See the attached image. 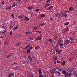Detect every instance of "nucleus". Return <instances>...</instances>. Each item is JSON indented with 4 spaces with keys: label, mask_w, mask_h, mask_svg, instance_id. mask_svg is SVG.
Here are the masks:
<instances>
[{
    "label": "nucleus",
    "mask_w": 77,
    "mask_h": 77,
    "mask_svg": "<svg viewBox=\"0 0 77 77\" xmlns=\"http://www.w3.org/2000/svg\"><path fill=\"white\" fill-rule=\"evenodd\" d=\"M67 74L68 76H69V77H71L72 76L71 75H72V73L71 72H67Z\"/></svg>",
    "instance_id": "nucleus-3"
},
{
    "label": "nucleus",
    "mask_w": 77,
    "mask_h": 77,
    "mask_svg": "<svg viewBox=\"0 0 77 77\" xmlns=\"http://www.w3.org/2000/svg\"><path fill=\"white\" fill-rule=\"evenodd\" d=\"M69 42H70V41L69 40H67L65 42L64 45H65V44H69Z\"/></svg>",
    "instance_id": "nucleus-4"
},
{
    "label": "nucleus",
    "mask_w": 77,
    "mask_h": 77,
    "mask_svg": "<svg viewBox=\"0 0 77 77\" xmlns=\"http://www.w3.org/2000/svg\"><path fill=\"white\" fill-rule=\"evenodd\" d=\"M69 10L70 11H72L73 10V8H72V7H70L69 8Z\"/></svg>",
    "instance_id": "nucleus-24"
},
{
    "label": "nucleus",
    "mask_w": 77,
    "mask_h": 77,
    "mask_svg": "<svg viewBox=\"0 0 77 77\" xmlns=\"http://www.w3.org/2000/svg\"><path fill=\"white\" fill-rule=\"evenodd\" d=\"M58 41L59 42H61L62 41V39H59L58 40Z\"/></svg>",
    "instance_id": "nucleus-57"
},
{
    "label": "nucleus",
    "mask_w": 77,
    "mask_h": 77,
    "mask_svg": "<svg viewBox=\"0 0 77 77\" xmlns=\"http://www.w3.org/2000/svg\"><path fill=\"white\" fill-rule=\"evenodd\" d=\"M30 46V45H28L26 46L24 48L25 50H26L27 48H29V47Z\"/></svg>",
    "instance_id": "nucleus-10"
},
{
    "label": "nucleus",
    "mask_w": 77,
    "mask_h": 77,
    "mask_svg": "<svg viewBox=\"0 0 77 77\" xmlns=\"http://www.w3.org/2000/svg\"><path fill=\"white\" fill-rule=\"evenodd\" d=\"M57 57H55V59H54V61H55V60H57Z\"/></svg>",
    "instance_id": "nucleus-44"
},
{
    "label": "nucleus",
    "mask_w": 77,
    "mask_h": 77,
    "mask_svg": "<svg viewBox=\"0 0 77 77\" xmlns=\"http://www.w3.org/2000/svg\"><path fill=\"white\" fill-rule=\"evenodd\" d=\"M12 31H10V33H9V35H12Z\"/></svg>",
    "instance_id": "nucleus-41"
},
{
    "label": "nucleus",
    "mask_w": 77,
    "mask_h": 77,
    "mask_svg": "<svg viewBox=\"0 0 77 77\" xmlns=\"http://www.w3.org/2000/svg\"><path fill=\"white\" fill-rule=\"evenodd\" d=\"M21 17H22V16H21V15H19L18 16V18H19V19H20L21 18Z\"/></svg>",
    "instance_id": "nucleus-40"
},
{
    "label": "nucleus",
    "mask_w": 77,
    "mask_h": 77,
    "mask_svg": "<svg viewBox=\"0 0 77 77\" xmlns=\"http://www.w3.org/2000/svg\"><path fill=\"white\" fill-rule=\"evenodd\" d=\"M12 27H13V26H12V25H11L9 27L10 29H12Z\"/></svg>",
    "instance_id": "nucleus-50"
},
{
    "label": "nucleus",
    "mask_w": 77,
    "mask_h": 77,
    "mask_svg": "<svg viewBox=\"0 0 77 77\" xmlns=\"http://www.w3.org/2000/svg\"><path fill=\"white\" fill-rule=\"evenodd\" d=\"M11 55L10 54H9L8 55V56H7V58H9V57H11Z\"/></svg>",
    "instance_id": "nucleus-31"
},
{
    "label": "nucleus",
    "mask_w": 77,
    "mask_h": 77,
    "mask_svg": "<svg viewBox=\"0 0 77 77\" xmlns=\"http://www.w3.org/2000/svg\"><path fill=\"white\" fill-rule=\"evenodd\" d=\"M49 41L50 42H52V40L51 38H50L49 39Z\"/></svg>",
    "instance_id": "nucleus-47"
},
{
    "label": "nucleus",
    "mask_w": 77,
    "mask_h": 77,
    "mask_svg": "<svg viewBox=\"0 0 77 77\" xmlns=\"http://www.w3.org/2000/svg\"><path fill=\"white\" fill-rule=\"evenodd\" d=\"M73 75H74V76H75V75H77V71H73Z\"/></svg>",
    "instance_id": "nucleus-6"
},
{
    "label": "nucleus",
    "mask_w": 77,
    "mask_h": 77,
    "mask_svg": "<svg viewBox=\"0 0 77 77\" xmlns=\"http://www.w3.org/2000/svg\"><path fill=\"white\" fill-rule=\"evenodd\" d=\"M40 10V9H36L35 10V12H39Z\"/></svg>",
    "instance_id": "nucleus-23"
},
{
    "label": "nucleus",
    "mask_w": 77,
    "mask_h": 77,
    "mask_svg": "<svg viewBox=\"0 0 77 77\" xmlns=\"http://www.w3.org/2000/svg\"><path fill=\"white\" fill-rule=\"evenodd\" d=\"M46 24V23H41L39 24V27H40L41 26V27H42L43 26H45Z\"/></svg>",
    "instance_id": "nucleus-11"
},
{
    "label": "nucleus",
    "mask_w": 77,
    "mask_h": 77,
    "mask_svg": "<svg viewBox=\"0 0 77 77\" xmlns=\"http://www.w3.org/2000/svg\"><path fill=\"white\" fill-rule=\"evenodd\" d=\"M64 12H65L64 13L66 14L68 13V12H69V11H67L66 10H65Z\"/></svg>",
    "instance_id": "nucleus-30"
},
{
    "label": "nucleus",
    "mask_w": 77,
    "mask_h": 77,
    "mask_svg": "<svg viewBox=\"0 0 77 77\" xmlns=\"http://www.w3.org/2000/svg\"><path fill=\"white\" fill-rule=\"evenodd\" d=\"M74 69V68L73 67H72L71 68H68L66 69V71L68 72H72L73 71Z\"/></svg>",
    "instance_id": "nucleus-1"
},
{
    "label": "nucleus",
    "mask_w": 77,
    "mask_h": 77,
    "mask_svg": "<svg viewBox=\"0 0 77 77\" xmlns=\"http://www.w3.org/2000/svg\"><path fill=\"white\" fill-rule=\"evenodd\" d=\"M27 9H28V10H32L33 9L32 7H30V6L28 7L27 8Z\"/></svg>",
    "instance_id": "nucleus-15"
},
{
    "label": "nucleus",
    "mask_w": 77,
    "mask_h": 77,
    "mask_svg": "<svg viewBox=\"0 0 77 77\" xmlns=\"http://www.w3.org/2000/svg\"><path fill=\"white\" fill-rule=\"evenodd\" d=\"M18 44L19 45H21V43L20 42L19 43H18Z\"/></svg>",
    "instance_id": "nucleus-52"
},
{
    "label": "nucleus",
    "mask_w": 77,
    "mask_h": 77,
    "mask_svg": "<svg viewBox=\"0 0 77 77\" xmlns=\"http://www.w3.org/2000/svg\"><path fill=\"white\" fill-rule=\"evenodd\" d=\"M28 59H29V60H30L31 61H32V60L33 59L30 56H28Z\"/></svg>",
    "instance_id": "nucleus-9"
},
{
    "label": "nucleus",
    "mask_w": 77,
    "mask_h": 77,
    "mask_svg": "<svg viewBox=\"0 0 77 77\" xmlns=\"http://www.w3.org/2000/svg\"><path fill=\"white\" fill-rule=\"evenodd\" d=\"M16 27H14V28L13 29V30H14V29L16 30V29H17L18 27V25H17Z\"/></svg>",
    "instance_id": "nucleus-19"
},
{
    "label": "nucleus",
    "mask_w": 77,
    "mask_h": 77,
    "mask_svg": "<svg viewBox=\"0 0 77 77\" xmlns=\"http://www.w3.org/2000/svg\"><path fill=\"white\" fill-rule=\"evenodd\" d=\"M29 39H30V41H32L33 39V38L32 37H29Z\"/></svg>",
    "instance_id": "nucleus-29"
},
{
    "label": "nucleus",
    "mask_w": 77,
    "mask_h": 77,
    "mask_svg": "<svg viewBox=\"0 0 77 77\" xmlns=\"http://www.w3.org/2000/svg\"><path fill=\"white\" fill-rule=\"evenodd\" d=\"M33 30H35L38 29V27H34L33 28Z\"/></svg>",
    "instance_id": "nucleus-21"
},
{
    "label": "nucleus",
    "mask_w": 77,
    "mask_h": 77,
    "mask_svg": "<svg viewBox=\"0 0 77 77\" xmlns=\"http://www.w3.org/2000/svg\"><path fill=\"white\" fill-rule=\"evenodd\" d=\"M13 6V7H15V4H14L13 5V6Z\"/></svg>",
    "instance_id": "nucleus-61"
},
{
    "label": "nucleus",
    "mask_w": 77,
    "mask_h": 77,
    "mask_svg": "<svg viewBox=\"0 0 77 77\" xmlns=\"http://www.w3.org/2000/svg\"><path fill=\"white\" fill-rule=\"evenodd\" d=\"M57 36H56L54 38V40L55 41V40H56V39L57 38Z\"/></svg>",
    "instance_id": "nucleus-48"
},
{
    "label": "nucleus",
    "mask_w": 77,
    "mask_h": 77,
    "mask_svg": "<svg viewBox=\"0 0 77 77\" xmlns=\"http://www.w3.org/2000/svg\"><path fill=\"white\" fill-rule=\"evenodd\" d=\"M60 61L58 60H57V63H60Z\"/></svg>",
    "instance_id": "nucleus-54"
},
{
    "label": "nucleus",
    "mask_w": 77,
    "mask_h": 77,
    "mask_svg": "<svg viewBox=\"0 0 77 77\" xmlns=\"http://www.w3.org/2000/svg\"><path fill=\"white\" fill-rule=\"evenodd\" d=\"M61 74V73L60 72H58V73H57V75H60V74Z\"/></svg>",
    "instance_id": "nucleus-37"
},
{
    "label": "nucleus",
    "mask_w": 77,
    "mask_h": 77,
    "mask_svg": "<svg viewBox=\"0 0 77 77\" xmlns=\"http://www.w3.org/2000/svg\"><path fill=\"white\" fill-rule=\"evenodd\" d=\"M44 76H43L42 75H40L39 76V77H43Z\"/></svg>",
    "instance_id": "nucleus-56"
},
{
    "label": "nucleus",
    "mask_w": 77,
    "mask_h": 77,
    "mask_svg": "<svg viewBox=\"0 0 77 77\" xmlns=\"http://www.w3.org/2000/svg\"><path fill=\"white\" fill-rule=\"evenodd\" d=\"M61 72L62 74H64V75L67 74V72H66V71L65 70H63Z\"/></svg>",
    "instance_id": "nucleus-5"
},
{
    "label": "nucleus",
    "mask_w": 77,
    "mask_h": 77,
    "mask_svg": "<svg viewBox=\"0 0 77 77\" xmlns=\"http://www.w3.org/2000/svg\"><path fill=\"white\" fill-rule=\"evenodd\" d=\"M38 40H39V37H37L35 39V41H38Z\"/></svg>",
    "instance_id": "nucleus-28"
},
{
    "label": "nucleus",
    "mask_w": 77,
    "mask_h": 77,
    "mask_svg": "<svg viewBox=\"0 0 77 77\" xmlns=\"http://www.w3.org/2000/svg\"><path fill=\"white\" fill-rule=\"evenodd\" d=\"M24 17H25V21H28L30 20V19L28 17H26V16H24Z\"/></svg>",
    "instance_id": "nucleus-8"
},
{
    "label": "nucleus",
    "mask_w": 77,
    "mask_h": 77,
    "mask_svg": "<svg viewBox=\"0 0 77 77\" xmlns=\"http://www.w3.org/2000/svg\"><path fill=\"white\" fill-rule=\"evenodd\" d=\"M11 16L13 17V18H14L15 17H14V14H12L11 15Z\"/></svg>",
    "instance_id": "nucleus-43"
},
{
    "label": "nucleus",
    "mask_w": 77,
    "mask_h": 77,
    "mask_svg": "<svg viewBox=\"0 0 77 77\" xmlns=\"http://www.w3.org/2000/svg\"><path fill=\"white\" fill-rule=\"evenodd\" d=\"M64 75V77H68V76L67 75V73H66V74H65V75Z\"/></svg>",
    "instance_id": "nucleus-33"
},
{
    "label": "nucleus",
    "mask_w": 77,
    "mask_h": 77,
    "mask_svg": "<svg viewBox=\"0 0 77 77\" xmlns=\"http://www.w3.org/2000/svg\"><path fill=\"white\" fill-rule=\"evenodd\" d=\"M42 39V37L41 36H40L39 38V40H41Z\"/></svg>",
    "instance_id": "nucleus-42"
},
{
    "label": "nucleus",
    "mask_w": 77,
    "mask_h": 77,
    "mask_svg": "<svg viewBox=\"0 0 77 77\" xmlns=\"http://www.w3.org/2000/svg\"><path fill=\"white\" fill-rule=\"evenodd\" d=\"M27 2H28V1H27V0H26L25 2V3H27Z\"/></svg>",
    "instance_id": "nucleus-62"
},
{
    "label": "nucleus",
    "mask_w": 77,
    "mask_h": 77,
    "mask_svg": "<svg viewBox=\"0 0 77 77\" xmlns=\"http://www.w3.org/2000/svg\"><path fill=\"white\" fill-rule=\"evenodd\" d=\"M11 5H10L9 6H8L7 7L6 9L7 10H8L9 9H11Z\"/></svg>",
    "instance_id": "nucleus-12"
},
{
    "label": "nucleus",
    "mask_w": 77,
    "mask_h": 77,
    "mask_svg": "<svg viewBox=\"0 0 77 77\" xmlns=\"http://www.w3.org/2000/svg\"><path fill=\"white\" fill-rule=\"evenodd\" d=\"M50 6V4H47L45 6V8H47L48 6Z\"/></svg>",
    "instance_id": "nucleus-26"
},
{
    "label": "nucleus",
    "mask_w": 77,
    "mask_h": 77,
    "mask_svg": "<svg viewBox=\"0 0 77 77\" xmlns=\"http://www.w3.org/2000/svg\"><path fill=\"white\" fill-rule=\"evenodd\" d=\"M29 50H32V49H33V47L32 46H31L30 47V48H29Z\"/></svg>",
    "instance_id": "nucleus-32"
},
{
    "label": "nucleus",
    "mask_w": 77,
    "mask_h": 77,
    "mask_svg": "<svg viewBox=\"0 0 77 77\" xmlns=\"http://www.w3.org/2000/svg\"><path fill=\"white\" fill-rule=\"evenodd\" d=\"M53 71H56V68H54V69H53Z\"/></svg>",
    "instance_id": "nucleus-59"
},
{
    "label": "nucleus",
    "mask_w": 77,
    "mask_h": 77,
    "mask_svg": "<svg viewBox=\"0 0 77 77\" xmlns=\"http://www.w3.org/2000/svg\"><path fill=\"white\" fill-rule=\"evenodd\" d=\"M48 11H50L51 10L50 7H49L47 9Z\"/></svg>",
    "instance_id": "nucleus-49"
},
{
    "label": "nucleus",
    "mask_w": 77,
    "mask_h": 77,
    "mask_svg": "<svg viewBox=\"0 0 77 77\" xmlns=\"http://www.w3.org/2000/svg\"><path fill=\"white\" fill-rule=\"evenodd\" d=\"M35 50H39L40 48V46H38L36 47H35Z\"/></svg>",
    "instance_id": "nucleus-14"
},
{
    "label": "nucleus",
    "mask_w": 77,
    "mask_h": 77,
    "mask_svg": "<svg viewBox=\"0 0 77 77\" xmlns=\"http://www.w3.org/2000/svg\"><path fill=\"white\" fill-rule=\"evenodd\" d=\"M58 51H59V49H57L56 50V53H57V52H58Z\"/></svg>",
    "instance_id": "nucleus-55"
},
{
    "label": "nucleus",
    "mask_w": 77,
    "mask_h": 77,
    "mask_svg": "<svg viewBox=\"0 0 77 77\" xmlns=\"http://www.w3.org/2000/svg\"><path fill=\"white\" fill-rule=\"evenodd\" d=\"M30 52V49H28L27 50V53H29Z\"/></svg>",
    "instance_id": "nucleus-27"
},
{
    "label": "nucleus",
    "mask_w": 77,
    "mask_h": 77,
    "mask_svg": "<svg viewBox=\"0 0 77 77\" xmlns=\"http://www.w3.org/2000/svg\"><path fill=\"white\" fill-rule=\"evenodd\" d=\"M58 71H56L55 72V73H56V74H57V73H58Z\"/></svg>",
    "instance_id": "nucleus-53"
},
{
    "label": "nucleus",
    "mask_w": 77,
    "mask_h": 77,
    "mask_svg": "<svg viewBox=\"0 0 77 77\" xmlns=\"http://www.w3.org/2000/svg\"><path fill=\"white\" fill-rule=\"evenodd\" d=\"M51 2V0H48L46 2V3H49V2Z\"/></svg>",
    "instance_id": "nucleus-36"
},
{
    "label": "nucleus",
    "mask_w": 77,
    "mask_h": 77,
    "mask_svg": "<svg viewBox=\"0 0 77 77\" xmlns=\"http://www.w3.org/2000/svg\"><path fill=\"white\" fill-rule=\"evenodd\" d=\"M62 45H63V43H61V44H60V48H61Z\"/></svg>",
    "instance_id": "nucleus-34"
},
{
    "label": "nucleus",
    "mask_w": 77,
    "mask_h": 77,
    "mask_svg": "<svg viewBox=\"0 0 77 77\" xmlns=\"http://www.w3.org/2000/svg\"><path fill=\"white\" fill-rule=\"evenodd\" d=\"M10 54V56H13V55H14V53H11Z\"/></svg>",
    "instance_id": "nucleus-46"
},
{
    "label": "nucleus",
    "mask_w": 77,
    "mask_h": 77,
    "mask_svg": "<svg viewBox=\"0 0 77 77\" xmlns=\"http://www.w3.org/2000/svg\"><path fill=\"white\" fill-rule=\"evenodd\" d=\"M30 77H33V74H31L30 75Z\"/></svg>",
    "instance_id": "nucleus-58"
},
{
    "label": "nucleus",
    "mask_w": 77,
    "mask_h": 77,
    "mask_svg": "<svg viewBox=\"0 0 77 77\" xmlns=\"http://www.w3.org/2000/svg\"><path fill=\"white\" fill-rule=\"evenodd\" d=\"M17 64V63H16V62H14L13 63V64Z\"/></svg>",
    "instance_id": "nucleus-60"
},
{
    "label": "nucleus",
    "mask_w": 77,
    "mask_h": 77,
    "mask_svg": "<svg viewBox=\"0 0 77 77\" xmlns=\"http://www.w3.org/2000/svg\"><path fill=\"white\" fill-rule=\"evenodd\" d=\"M68 24H69V22H67L66 23L65 25V26H67V25H68Z\"/></svg>",
    "instance_id": "nucleus-38"
},
{
    "label": "nucleus",
    "mask_w": 77,
    "mask_h": 77,
    "mask_svg": "<svg viewBox=\"0 0 77 77\" xmlns=\"http://www.w3.org/2000/svg\"><path fill=\"white\" fill-rule=\"evenodd\" d=\"M63 16L65 17V18L66 17H67V16H68V15H67V14H66V13H63Z\"/></svg>",
    "instance_id": "nucleus-16"
},
{
    "label": "nucleus",
    "mask_w": 77,
    "mask_h": 77,
    "mask_svg": "<svg viewBox=\"0 0 77 77\" xmlns=\"http://www.w3.org/2000/svg\"><path fill=\"white\" fill-rule=\"evenodd\" d=\"M6 31H7V30H6L5 31L3 32H1V33L3 34L4 33H5V32H6Z\"/></svg>",
    "instance_id": "nucleus-35"
},
{
    "label": "nucleus",
    "mask_w": 77,
    "mask_h": 77,
    "mask_svg": "<svg viewBox=\"0 0 77 77\" xmlns=\"http://www.w3.org/2000/svg\"><path fill=\"white\" fill-rule=\"evenodd\" d=\"M15 75L14 73H12L11 74H9L8 75V77H14Z\"/></svg>",
    "instance_id": "nucleus-2"
},
{
    "label": "nucleus",
    "mask_w": 77,
    "mask_h": 77,
    "mask_svg": "<svg viewBox=\"0 0 77 77\" xmlns=\"http://www.w3.org/2000/svg\"><path fill=\"white\" fill-rule=\"evenodd\" d=\"M26 35H27V34H28V33H30V32L28 31L27 32H25Z\"/></svg>",
    "instance_id": "nucleus-45"
},
{
    "label": "nucleus",
    "mask_w": 77,
    "mask_h": 77,
    "mask_svg": "<svg viewBox=\"0 0 77 77\" xmlns=\"http://www.w3.org/2000/svg\"><path fill=\"white\" fill-rule=\"evenodd\" d=\"M61 14L59 13H57L56 14V17H59Z\"/></svg>",
    "instance_id": "nucleus-13"
},
{
    "label": "nucleus",
    "mask_w": 77,
    "mask_h": 77,
    "mask_svg": "<svg viewBox=\"0 0 77 77\" xmlns=\"http://www.w3.org/2000/svg\"><path fill=\"white\" fill-rule=\"evenodd\" d=\"M1 3L2 5H5V2H4V1L1 2Z\"/></svg>",
    "instance_id": "nucleus-39"
},
{
    "label": "nucleus",
    "mask_w": 77,
    "mask_h": 77,
    "mask_svg": "<svg viewBox=\"0 0 77 77\" xmlns=\"http://www.w3.org/2000/svg\"><path fill=\"white\" fill-rule=\"evenodd\" d=\"M40 16L42 17H43V18H44V17H45V14H41V15H40Z\"/></svg>",
    "instance_id": "nucleus-17"
},
{
    "label": "nucleus",
    "mask_w": 77,
    "mask_h": 77,
    "mask_svg": "<svg viewBox=\"0 0 77 77\" xmlns=\"http://www.w3.org/2000/svg\"><path fill=\"white\" fill-rule=\"evenodd\" d=\"M61 51H62L61 50H60L59 51H58V52L56 53V54H60V53H61Z\"/></svg>",
    "instance_id": "nucleus-18"
},
{
    "label": "nucleus",
    "mask_w": 77,
    "mask_h": 77,
    "mask_svg": "<svg viewBox=\"0 0 77 77\" xmlns=\"http://www.w3.org/2000/svg\"><path fill=\"white\" fill-rule=\"evenodd\" d=\"M73 37H70L69 38V40H71V41H72L73 40Z\"/></svg>",
    "instance_id": "nucleus-25"
},
{
    "label": "nucleus",
    "mask_w": 77,
    "mask_h": 77,
    "mask_svg": "<svg viewBox=\"0 0 77 77\" xmlns=\"http://www.w3.org/2000/svg\"><path fill=\"white\" fill-rule=\"evenodd\" d=\"M16 46H18V45H18V43L16 45Z\"/></svg>",
    "instance_id": "nucleus-63"
},
{
    "label": "nucleus",
    "mask_w": 77,
    "mask_h": 77,
    "mask_svg": "<svg viewBox=\"0 0 77 77\" xmlns=\"http://www.w3.org/2000/svg\"><path fill=\"white\" fill-rule=\"evenodd\" d=\"M68 29H69L68 27H67L64 30L65 31V32H66V31H67V30H68Z\"/></svg>",
    "instance_id": "nucleus-22"
},
{
    "label": "nucleus",
    "mask_w": 77,
    "mask_h": 77,
    "mask_svg": "<svg viewBox=\"0 0 77 77\" xmlns=\"http://www.w3.org/2000/svg\"><path fill=\"white\" fill-rule=\"evenodd\" d=\"M58 44H59V45H60V44H61V42L58 41Z\"/></svg>",
    "instance_id": "nucleus-51"
},
{
    "label": "nucleus",
    "mask_w": 77,
    "mask_h": 77,
    "mask_svg": "<svg viewBox=\"0 0 77 77\" xmlns=\"http://www.w3.org/2000/svg\"><path fill=\"white\" fill-rule=\"evenodd\" d=\"M65 63L66 62L65 61H64L62 63V66H64V65H65Z\"/></svg>",
    "instance_id": "nucleus-20"
},
{
    "label": "nucleus",
    "mask_w": 77,
    "mask_h": 77,
    "mask_svg": "<svg viewBox=\"0 0 77 77\" xmlns=\"http://www.w3.org/2000/svg\"><path fill=\"white\" fill-rule=\"evenodd\" d=\"M38 72L40 75H41V74H42V70L41 69H38Z\"/></svg>",
    "instance_id": "nucleus-7"
},
{
    "label": "nucleus",
    "mask_w": 77,
    "mask_h": 77,
    "mask_svg": "<svg viewBox=\"0 0 77 77\" xmlns=\"http://www.w3.org/2000/svg\"><path fill=\"white\" fill-rule=\"evenodd\" d=\"M43 77H47V76H46V75L43 76Z\"/></svg>",
    "instance_id": "nucleus-64"
}]
</instances>
